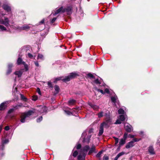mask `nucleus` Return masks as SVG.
<instances>
[{
	"mask_svg": "<svg viewBox=\"0 0 160 160\" xmlns=\"http://www.w3.org/2000/svg\"><path fill=\"white\" fill-rule=\"evenodd\" d=\"M37 92L40 95H41L40 89L39 88H37Z\"/></svg>",
	"mask_w": 160,
	"mask_h": 160,
	"instance_id": "nucleus-45",
	"label": "nucleus"
},
{
	"mask_svg": "<svg viewBox=\"0 0 160 160\" xmlns=\"http://www.w3.org/2000/svg\"><path fill=\"white\" fill-rule=\"evenodd\" d=\"M31 27L28 25H24L22 27H18V29L20 30H27L29 29Z\"/></svg>",
	"mask_w": 160,
	"mask_h": 160,
	"instance_id": "nucleus-11",
	"label": "nucleus"
},
{
	"mask_svg": "<svg viewBox=\"0 0 160 160\" xmlns=\"http://www.w3.org/2000/svg\"><path fill=\"white\" fill-rule=\"evenodd\" d=\"M72 7L71 6L68 7L67 8H64L65 10V12H67L68 15H70L72 13Z\"/></svg>",
	"mask_w": 160,
	"mask_h": 160,
	"instance_id": "nucleus-13",
	"label": "nucleus"
},
{
	"mask_svg": "<svg viewBox=\"0 0 160 160\" xmlns=\"http://www.w3.org/2000/svg\"><path fill=\"white\" fill-rule=\"evenodd\" d=\"M28 56L29 58H34V57L32 54L30 53H28Z\"/></svg>",
	"mask_w": 160,
	"mask_h": 160,
	"instance_id": "nucleus-39",
	"label": "nucleus"
},
{
	"mask_svg": "<svg viewBox=\"0 0 160 160\" xmlns=\"http://www.w3.org/2000/svg\"><path fill=\"white\" fill-rule=\"evenodd\" d=\"M41 110H40L39 112L41 113H43L46 112L47 111V109L46 107L45 106H42L41 108Z\"/></svg>",
	"mask_w": 160,
	"mask_h": 160,
	"instance_id": "nucleus-20",
	"label": "nucleus"
},
{
	"mask_svg": "<svg viewBox=\"0 0 160 160\" xmlns=\"http://www.w3.org/2000/svg\"><path fill=\"white\" fill-rule=\"evenodd\" d=\"M12 66V64H9L8 65V69L7 72V74H10L12 72L11 68Z\"/></svg>",
	"mask_w": 160,
	"mask_h": 160,
	"instance_id": "nucleus-19",
	"label": "nucleus"
},
{
	"mask_svg": "<svg viewBox=\"0 0 160 160\" xmlns=\"http://www.w3.org/2000/svg\"><path fill=\"white\" fill-rule=\"evenodd\" d=\"M64 111L65 112V113L68 115H70L72 114V112L69 111L64 110Z\"/></svg>",
	"mask_w": 160,
	"mask_h": 160,
	"instance_id": "nucleus-43",
	"label": "nucleus"
},
{
	"mask_svg": "<svg viewBox=\"0 0 160 160\" xmlns=\"http://www.w3.org/2000/svg\"><path fill=\"white\" fill-rule=\"evenodd\" d=\"M129 136L131 138H134V135H131L130 134H129Z\"/></svg>",
	"mask_w": 160,
	"mask_h": 160,
	"instance_id": "nucleus-55",
	"label": "nucleus"
},
{
	"mask_svg": "<svg viewBox=\"0 0 160 160\" xmlns=\"http://www.w3.org/2000/svg\"><path fill=\"white\" fill-rule=\"evenodd\" d=\"M0 29L1 31H3L6 30V28L3 26L0 25Z\"/></svg>",
	"mask_w": 160,
	"mask_h": 160,
	"instance_id": "nucleus-29",
	"label": "nucleus"
},
{
	"mask_svg": "<svg viewBox=\"0 0 160 160\" xmlns=\"http://www.w3.org/2000/svg\"><path fill=\"white\" fill-rule=\"evenodd\" d=\"M89 149L88 153V155H91L93 153H96L97 151L96 150L95 146L92 145L91 148L88 145H86L82 148L79 152V154L78 157V160H85V158L88 151Z\"/></svg>",
	"mask_w": 160,
	"mask_h": 160,
	"instance_id": "nucleus-1",
	"label": "nucleus"
},
{
	"mask_svg": "<svg viewBox=\"0 0 160 160\" xmlns=\"http://www.w3.org/2000/svg\"><path fill=\"white\" fill-rule=\"evenodd\" d=\"M9 128L8 126H6L5 128V130L6 131H8L9 130Z\"/></svg>",
	"mask_w": 160,
	"mask_h": 160,
	"instance_id": "nucleus-54",
	"label": "nucleus"
},
{
	"mask_svg": "<svg viewBox=\"0 0 160 160\" xmlns=\"http://www.w3.org/2000/svg\"><path fill=\"white\" fill-rule=\"evenodd\" d=\"M98 118H101L104 115H105V116H107V114L106 113H105V114L104 112L102 111H101L99 113H98Z\"/></svg>",
	"mask_w": 160,
	"mask_h": 160,
	"instance_id": "nucleus-21",
	"label": "nucleus"
},
{
	"mask_svg": "<svg viewBox=\"0 0 160 160\" xmlns=\"http://www.w3.org/2000/svg\"><path fill=\"white\" fill-rule=\"evenodd\" d=\"M38 59L40 60H42L44 59V57L43 56L40 54H39L37 58Z\"/></svg>",
	"mask_w": 160,
	"mask_h": 160,
	"instance_id": "nucleus-26",
	"label": "nucleus"
},
{
	"mask_svg": "<svg viewBox=\"0 0 160 160\" xmlns=\"http://www.w3.org/2000/svg\"><path fill=\"white\" fill-rule=\"evenodd\" d=\"M77 75V74L75 73H72L70 74L66 77L64 78H62L61 77H59L56 78L54 81V83H56L57 81H59L60 80L62 79V80L65 82L69 81L71 79L73 78H75Z\"/></svg>",
	"mask_w": 160,
	"mask_h": 160,
	"instance_id": "nucleus-3",
	"label": "nucleus"
},
{
	"mask_svg": "<svg viewBox=\"0 0 160 160\" xmlns=\"http://www.w3.org/2000/svg\"><path fill=\"white\" fill-rule=\"evenodd\" d=\"M35 64L37 67H38L39 66V64L38 62L37 61L34 62Z\"/></svg>",
	"mask_w": 160,
	"mask_h": 160,
	"instance_id": "nucleus-52",
	"label": "nucleus"
},
{
	"mask_svg": "<svg viewBox=\"0 0 160 160\" xmlns=\"http://www.w3.org/2000/svg\"><path fill=\"white\" fill-rule=\"evenodd\" d=\"M73 152L72 154V155L74 157H76L78 154V152L77 151H74V150H73Z\"/></svg>",
	"mask_w": 160,
	"mask_h": 160,
	"instance_id": "nucleus-32",
	"label": "nucleus"
},
{
	"mask_svg": "<svg viewBox=\"0 0 160 160\" xmlns=\"http://www.w3.org/2000/svg\"><path fill=\"white\" fill-rule=\"evenodd\" d=\"M148 151L151 154H153L155 153L153 148L152 146H150L149 147Z\"/></svg>",
	"mask_w": 160,
	"mask_h": 160,
	"instance_id": "nucleus-18",
	"label": "nucleus"
},
{
	"mask_svg": "<svg viewBox=\"0 0 160 160\" xmlns=\"http://www.w3.org/2000/svg\"><path fill=\"white\" fill-rule=\"evenodd\" d=\"M111 100L113 104L117 106V104L118 105L119 104V101L117 97L116 96H114L113 97H111Z\"/></svg>",
	"mask_w": 160,
	"mask_h": 160,
	"instance_id": "nucleus-8",
	"label": "nucleus"
},
{
	"mask_svg": "<svg viewBox=\"0 0 160 160\" xmlns=\"http://www.w3.org/2000/svg\"><path fill=\"white\" fill-rule=\"evenodd\" d=\"M92 130H90L88 132L87 130L84 131L82 134L81 139H83V142L88 143L89 142L90 138L91 136V133Z\"/></svg>",
	"mask_w": 160,
	"mask_h": 160,
	"instance_id": "nucleus-2",
	"label": "nucleus"
},
{
	"mask_svg": "<svg viewBox=\"0 0 160 160\" xmlns=\"http://www.w3.org/2000/svg\"><path fill=\"white\" fill-rule=\"evenodd\" d=\"M42 116H41L39 118H38L37 120V122H40L42 120Z\"/></svg>",
	"mask_w": 160,
	"mask_h": 160,
	"instance_id": "nucleus-36",
	"label": "nucleus"
},
{
	"mask_svg": "<svg viewBox=\"0 0 160 160\" xmlns=\"http://www.w3.org/2000/svg\"><path fill=\"white\" fill-rule=\"evenodd\" d=\"M44 19H43L42 20H41V22H39V24H43L44 23Z\"/></svg>",
	"mask_w": 160,
	"mask_h": 160,
	"instance_id": "nucleus-53",
	"label": "nucleus"
},
{
	"mask_svg": "<svg viewBox=\"0 0 160 160\" xmlns=\"http://www.w3.org/2000/svg\"><path fill=\"white\" fill-rule=\"evenodd\" d=\"M14 111V109H13V108L11 109L8 111V114L11 113H12V112H13Z\"/></svg>",
	"mask_w": 160,
	"mask_h": 160,
	"instance_id": "nucleus-44",
	"label": "nucleus"
},
{
	"mask_svg": "<svg viewBox=\"0 0 160 160\" xmlns=\"http://www.w3.org/2000/svg\"><path fill=\"white\" fill-rule=\"evenodd\" d=\"M120 148V147H119V146H118V149H119Z\"/></svg>",
	"mask_w": 160,
	"mask_h": 160,
	"instance_id": "nucleus-57",
	"label": "nucleus"
},
{
	"mask_svg": "<svg viewBox=\"0 0 160 160\" xmlns=\"http://www.w3.org/2000/svg\"><path fill=\"white\" fill-rule=\"evenodd\" d=\"M22 64L24 65L25 69L26 70V71L28 70V65L26 64L25 62H22Z\"/></svg>",
	"mask_w": 160,
	"mask_h": 160,
	"instance_id": "nucleus-37",
	"label": "nucleus"
},
{
	"mask_svg": "<svg viewBox=\"0 0 160 160\" xmlns=\"http://www.w3.org/2000/svg\"><path fill=\"white\" fill-rule=\"evenodd\" d=\"M126 142V140L124 139H121L119 142V147H121V146L124 145Z\"/></svg>",
	"mask_w": 160,
	"mask_h": 160,
	"instance_id": "nucleus-22",
	"label": "nucleus"
},
{
	"mask_svg": "<svg viewBox=\"0 0 160 160\" xmlns=\"http://www.w3.org/2000/svg\"><path fill=\"white\" fill-rule=\"evenodd\" d=\"M109 158L107 156H104L103 157V160H108Z\"/></svg>",
	"mask_w": 160,
	"mask_h": 160,
	"instance_id": "nucleus-49",
	"label": "nucleus"
},
{
	"mask_svg": "<svg viewBox=\"0 0 160 160\" xmlns=\"http://www.w3.org/2000/svg\"><path fill=\"white\" fill-rule=\"evenodd\" d=\"M22 72L21 71H16L14 72L15 74L18 75V77H20L22 74Z\"/></svg>",
	"mask_w": 160,
	"mask_h": 160,
	"instance_id": "nucleus-24",
	"label": "nucleus"
},
{
	"mask_svg": "<svg viewBox=\"0 0 160 160\" xmlns=\"http://www.w3.org/2000/svg\"><path fill=\"white\" fill-rule=\"evenodd\" d=\"M2 127H3L2 125H1L0 126V132H1L2 130Z\"/></svg>",
	"mask_w": 160,
	"mask_h": 160,
	"instance_id": "nucleus-56",
	"label": "nucleus"
},
{
	"mask_svg": "<svg viewBox=\"0 0 160 160\" xmlns=\"http://www.w3.org/2000/svg\"><path fill=\"white\" fill-rule=\"evenodd\" d=\"M88 76L91 78H93V76L92 74L91 73H88Z\"/></svg>",
	"mask_w": 160,
	"mask_h": 160,
	"instance_id": "nucleus-48",
	"label": "nucleus"
},
{
	"mask_svg": "<svg viewBox=\"0 0 160 160\" xmlns=\"http://www.w3.org/2000/svg\"><path fill=\"white\" fill-rule=\"evenodd\" d=\"M2 142L3 144H5L8 143L9 140L8 139H5L4 140H3Z\"/></svg>",
	"mask_w": 160,
	"mask_h": 160,
	"instance_id": "nucleus-34",
	"label": "nucleus"
},
{
	"mask_svg": "<svg viewBox=\"0 0 160 160\" xmlns=\"http://www.w3.org/2000/svg\"><path fill=\"white\" fill-rule=\"evenodd\" d=\"M54 89L55 91V92L54 93L55 94L58 93L59 90V87L57 85H55L54 87Z\"/></svg>",
	"mask_w": 160,
	"mask_h": 160,
	"instance_id": "nucleus-25",
	"label": "nucleus"
},
{
	"mask_svg": "<svg viewBox=\"0 0 160 160\" xmlns=\"http://www.w3.org/2000/svg\"><path fill=\"white\" fill-rule=\"evenodd\" d=\"M126 118V117L123 115H120L119 116V119L117 120L115 123L116 124L121 123V121H124Z\"/></svg>",
	"mask_w": 160,
	"mask_h": 160,
	"instance_id": "nucleus-9",
	"label": "nucleus"
},
{
	"mask_svg": "<svg viewBox=\"0 0 160 160\" xmlns=\"http://www.w3.org/2000/svg\"><path fill=\"white\" fill-rule=\"evenodd\" d=\"M102 152H100L98 153L96 155V156L97 158H99L101 156V154H102Z\"/></svg>",
	"mask_w": 160,
	"mask_h": 160,
	"instance_id": "nucleus-42",
	"label": "nucleus"
},
{
	"mask_svg": "<svg viewBox=\"0 0 160 160\" xmlns=\"http://www.w3.org/2000/svg\"><path fill=\"white\" fill-rule=\"evenodd\" d=\"M81 148V145L80 144H78L76 146V148L78 149H80Z\"/></svg>",
	"mask_w": 160,
	"mask_h": 160,
	"instance_id": "nucleus-46",
	"label": "nucleus"
},
{
	"mask_svg": "<svg viewBox=\"0 0 160 160\" xmlns=\"http://www.w3.org/2000/svg\"><path fill=\"white\" fill-rule=\"evenodd\" d=\"M56 18H53L51 20V22L52 23H53L56 20Z\"/></svg>",
	"mask_w": 160,
	"mask_h": 160,
	"instance_id": "nucleus-51",
	"label": "nucleus"
},
{
	"mask_svg": "<svg viewBox=\"0 0 160 160\" xmlns=\"http://www.w3.org/2000/svg\"><path fill=\"white\" fill-rule=\"evenodd\" d=\"M94 82L96 84H99L101 83L100 81L98 79H95Z\"/></svg>",
	"mask_w": 160,
	"mask_h": 160,
	"instance_id": "nucleus-33",
	"label": "nucleus"
},
{
	"mask_svg": "<svg viewBox=\"0 0 160 160\" xmlns=\"http://www.w3.org/2000/svg\"><path fill=\"white\" fill-rule=\"evenodd\" d=\"M3 8L7 12H9L11 10V8L9 6L6 4H4L3 6Z\"/></svg>",
	"mask_w": 160,
	"mask_h": 160,
	"instance_id": "nucleus-15",
	"label": "nucleus"
},
{
	"mask_svg": "<svg viewBox=\"0 0 160 160\" xmlns=\"http://www.w3.org/2000/svg\"><path fill=\"white\" fill-rule=\"evenodd\" d=\"M52 13H53V14L54 13H53V12H52Z\"/></svg>",
	"mask_w": 160,
	"mask_h": 160,
	"instance_id": "nucleus-58",
	"label": "nucleus"
},
{
	"mask_svg": "<svg viewBox=\"0 0 160 160\" xmlns=\"http://www.w3.org/2000/svg\"><path fill=\"white\" fill-rule=\"evenodd\" d=\"M124 112V110L121 108L120 109L118 110V113L119 114H123V113Z\"/></svg>",
	"mask_w": 160,
	"mask_h": 160,
	"instance_id": "nucleus-31",
	"label": "nucleus"
},
{
	"mask_svg": "<svg viewBox=\"0 0 160 160\" xmlns=\"http://www.w3.org/2000/svg\"><path fill=\"white\" fill-rule=\"evenodd\" d=\"M48 85L49 87H52L51 82H48Z\"/></svg>",
	"mask_w": 160,
	"mask_h": 160,
	"instance_id": "nucleus-50",
	"label": "nucleus"
},
{
	"mask_svg": "<svg viewBox=\"0 0 160 160\" xmlns=\"http://www.w3.org/2000/svg\"><path fill=\"white\" fill-rule=\"evenodd\" d=\"M22 58H19L17 60V63L18 65H20L21 64H22L23 62Z\"/></svg>",
	"mask_w": 160,
	"mask_h": 160,
	"instance_id": "nucleus-27",
	"label": "nucleus"
},
{
	"mask_svg": "<svg viewBox=\"0 0 160 160\" xmlns=\"http://www.w3.org/2000/svg\"><path fill=\"white\" fill-rule=\"evenodd\" d=\"M104 92L105 93H109V90H108V89L107 88H106L105 89Z\"/></svg>",
	"mask_w": 160,
	"mask_h": 160,
	"instance_id": "nucleus-47",
	"label": "nucleus"
},
{
	"mask_svg": "<svg viewBox=\"0 0 160 160\" xmlns=\"http://www.w3.org/2000/svg\"><path fill=\"white\" fill-rule=\"evenodd\" d=\"M125 154V152H122L119 153L115 157L114 160H118V159L121 156H122Z\"/></svg>",
	"mask_w": 160,
	"mask_h": 160,
	"instance_id": "nucleus-17",
	"label": "nucleus"
},
{
	"mask_svg": "<svg viewBox=\"0 0 160 160\" xmlns=\"http://www.w3.org/2000/svg\"><path fill=\"white\" fill-rule=\"evenodd\" d=\"M38 97L37 96H33L32 100L33 101H35L38 99Z\"/></svg>",
	"mask_w": 160,
	"mask_h": 160,
	"instance_id": "nucleus-38",
	"label": "nucleus"
},
{
	"mask_svg": "<svg viewBox=\"0 0 160 160\" xmlns=\"http://www.w3.org/2000/svg\"><path fill=\"white\" fill-rule=\"evenodd\" d=\"M33 112L32 111L30 110L26 112L22 113L20 116L21 122L22 123L24 122L26 119L27 118L29 117Z\"/></svg>",
	"mask_w": 160,
	"mask_h": 160,
	"instance_id": "nucleus-4",
	"label": "nucleus"
},
{
	"mask_svg": "<svg viewBox=\"0 0 160 160\" xmlns=\"http://www.w3.org/2000/svg\"><path fill=\"white\" fill-rule=\"evenodd\" d=\"M127 136H128L127 133L126 132L124 134V135H123V138L122 139H124L125 140H126L127 138Z\"/></svg>",
	"mask_w": 160,
	"mask_h": 160,
	"instance_id": "nucleus-35",
	"label": "nucleus"
},
{
	"mask_svg": "<svg viewBox=\"0 0 160 160\" xmlns=\"http://www.w3.org/2000/svg\"><path fill=\"white\" fill-rule=\"evenodd\" d=\"M65 12V9H63V7H61L56 11L53 14V15H56L60 12Z\"/></svg>",
	"mask_w": 160,
	"mask_h": 160,
	"instance_id": "nucleus-10",
	"label": "nucleus"
},
{
	"mask_svg": "<svg viewBox=\"0 0 160 160\" xmlns=\"http://www.w3.org/2000/svg\"><path fill=\"white\" fill-rule=\"evenodd\" d=\"M97 90L98 92H100L102 94L105 93L102 90H100L99 89H97Z\"/></svg>",
	"mask_w": 160,
	"mask_h": 160,
	"instance_id": "nucleus-40",
	"label": "nucleus"
},
{
	"mask_svg": "<svg viewBox=\"0 0 160 160\" xmlns=\"http://www.w3.org/2000/svg\"><path fill=\"white\" fill-rule=\"evenodd\" d=\"M113 138L114 139L115 141V146H116L118 142V138H116L115 137H113Z\"/></svg>",
	"mask_w": 160,
	"mask_h": 160,
	"instance_id": "nucleus-30",
	"label": "nucleus"
},
{
	"mask_svg": "<svg viewBox=\"0 0 160 160\" xmlns=\"http://www.w3.org/2000/svg\"><path fill=\"white\" fill-rule=\"evenodd\" d=\"M9 21L7 18H4V20L2 19H0V24L5 25L6 26H8Z\"/></svg>",
	"mask_w": 160,
	"mask_h": 160,
	"instance_id": "nucleus-6",
	"label": "nucleus"
},
{
	"mask_svg": "<svg viewBox=\"0 0 160 160\" xmlns=\"http://www.w3.org/2000/svg\"><path fill=\"white\" fill-rule=\"evenodd\" d=\"M110 120L109 118H108L106 120V122H104L102 123L100 126V130L98 135L99 136L101 135L103 132V127L105 126L106 127H108V124L109 122H110Z\"/></svg>",
	"mask_w": 160,
	"mask_h": 160,
	"instance_id": "nucleus-5",
	"label": "nucleus"
},
{
	"mask_svg": "<svg viewBox=\"0 0 160 160\" xmlns=\"http://www.w3.org/2000/svg\"><path fill=\"white\" fill-rule=\"evenodd\" d=\"M6 103L5 102H3L0 105V110H3L6 108V106L5 105Z\"/></svg>",
	"mask_w": 160,
	"mask_h": 160,
	"instance_id": "nucleus-16",
	"label": "nucleus"
},
{
	"mask_svg": "<svg viewBox=\"0 0 160 160\" xmlns=\"http://www.w3.org/2000/svg\"><path fill=\"white\" fill-rule=\"evenodd\" d=\"M88 104L94 110H97L99 108L98 106L93 104L91 102H89Z\"/></svg>",
	"mask_w": 160,
	"mask_h": 160,
	"instance_id": "nucleus-12",
	"label": "nucleus"
},
{
	"mask_svg": "<svg viewBox=\"0 0 160 160\" xmlns=\"http://www.w3.org/2000/svg\"><path fill=\"white\" fill-rule=\"evenodd\" d=\"M124 127L126 131L129 132H131L133 130V128L132 126L128 123L125 124Z\"/></svg>",
	"mask_w": 160,
	"mask_h": 160,
	"instance_id": "nucleus-7",
	"label": "nucleus"
},
{
	"mask_svg": "<svg viewBox=\"0 0 160 160\" xmlns=\"http://www.w3.org/2000/svg\"><path fill=\"white\" fill-rule=\"evenodd\" d=\"M75 102L76 101L73 99H71L68 102V104L69 105H73L74 104Z\"/></svg>",
	"mask_w": 160,
	"mask_h": 160,
	"instance_id": "nucleus-23",
	"label": "nucleus"
},
{
	"mask_svg": "<svg viewBox=\"0 0 160 160\" xmlns=\"http://www.w3.org/2000/svg\"><path fill=\"white\" fill-rule=\"evenodd\" d=\"M140 140V139H138V138H134L132 140V141H133V142H138V141H139Z\"/></svg>",
	"mask_w": 160,
	"mask_h": 160,
	"instance_id": "nucleus-41",
	"label": "nucleus"
},
{
	"mask_svg": "<svg viewBox=\"0 0 160 160\" xmlns=\"http://www.w3.org/2000/svg\"><path fill=\"white\" fill-rule=\"evenodd\" d=\"M134 145L133 143V141H131V142H128L127 145L126 146V148H130L133 147Z\"/></svg>",
	"mask_w": 160,
	"mask_h": 160,
	"instance_id": "nucleus-14",
	"label": "nucleus"
},
{
	"mask_svg": "<svg viewBox=\"0 0 160 160\" xmlns=\"http://www.w3.org/2000/svg\"><path fill=\"white\" fill-rule=\"evenodd\" d=\"M20 96L21 99L24 101H26L27 99L25 96L22 94H20Z\"/></svg>",
	"mask_w": 160,
	"mask_h": 160,
	"instance_id": "nucleus-28",
	"label": "nucleus"
}]
</instances>
